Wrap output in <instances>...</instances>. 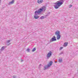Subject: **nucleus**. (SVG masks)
<instances>
[{"mask_svg":"<svg viewBox=\"0 0 78 78\" xmlns=\"http://www.w3.org/2000/svg\"><path fill=\"white\" fill-rule=\"evenodd\" d=\"M64 3V0H60L54 3L55 5L54 6L55 9L59 8V6H61Z\"/></svg>","mask_w":78,"mask_h":78,"instance_id":"obj_1","label":"nucleus"},{"mask_svg":"<svg viewBox=\"0 0 78 78\" xmlns=\"http://www.w3.org/2000/svg\"><path fill=\"white\" fill-rule=\"evenodd\" d=\"M44 18L45 17H44V16H43L40 17V19L41 20H42L43 19H44Z\"/></svg>","mask_w":78,"mask_h":78,"instance_id":"obj_13","label":"nucleus"},{"mask_svg":"<svg viewBox=\"0 0 78 78\" xmlns=\"http://www.w3.org/2000/svg\"><path fill=\"white\" fill-rule=\"evenodd\" d=\"M50 12H48L47 14V15L48 16H49V15H50Z\"/></svg>","mask_w":78,"mask_h":78,"instance_id":"obj_20","label":"nucleus"},{"mask_svg":"<svg viewBox=\"0 0 78 78\" xmlns=\"http://www.w3.org/2000/svg\"><path fill=\"white\" fill-rule=\"evenodd\" d=\"M62 54H63V55H64V51H62L59 54V55H62Z\"/></svg>","mask_w":78,"mask_h":78,"instance_id":"obj_16","label":"nucleus"},{"mask_svg":"<svg viewBox=\"0 0 78 78\" xmlns=\"http://www.w3.org/2000/svg\"><path fill=\"white\" fill-rule=\"evenodd\" d=\"M72 5H70V6H69V7H70V8H71V7H72Z\"/></svg>","mask_w":78,"mask_h":78,"instance_id":"obj_24","label":"nucleus"},{"mask_svg":"<svg viewBox=\"0 0 78 78\" xmlns=\"http://www.w3.org/2000/svg\"><path fill=\"white\" fill-rule=\"evenodd\" d=\"M52 64H53V62L51 61L47 65H46L44 67V70H45L47 69L48 68L50 67V66H52Z\"/></svg>","mask_w":78,"mask_h":78,"instance_id":"obj_3","label":"nucleus"},{"mask_svg":"<svg viewBox=\"0 0 78 78\" xmlns=\"http://www.w3.org/2000/svg\"><path fill=\"white\" fill-rule=\"evenodd\" d=\"M63 48V47H60V50H62Z\"/></svg>","mask_w":78,"mask_h":78,"instance_id":"obj_22","label":"nucleus"},{"mask_svg":"<svg viewBox=\"0 0 78 78\" xmlns=\"http://www.w3.org/2000/svg\"><path fill=\"white\" fill-rule=\"evenodd\" d=\"M37 15H35H35L34 16V18H35V19H37L39 18V16H37Z\"/></svg>","mask_w":78,"mask_h":78,"instance_id":"obj_10","label":"nucleus"},{"mask_svg":"<svg viewBox=\"0 0 78 78\" xmlns=\"http://www.w3.org/2000/svg\"><path fill=\"white\" fill-rule=\"evenodd\" d=\"M44 7H43L39 9H38L37 11L36 10L35 12V15H37V14H39L41 13L42 12H43V11L44 10Z\"/></svg>","mask_w":78,"mask_h":78,"instance_id":"obj_2","label":"nucleus"},{"mask_svg":"<svg viewBox=\"0 0 78 78\" xmlns=\"http://www.w3.org/2000/svg\"><path fill=\"white\" fill-rule=\"evenodd\" d=\"M56 37L54 36L50 40V42H53V41H56Z\"/></svg>","mask_w":78,"mask_h":78,"instance_id":"obj_4","label":"nucleus"},{"mask_svg":"<svg viewBox=\"0 0 78 78\" xmlns=\"http://www.w3.org/2000/svg\"><path fill=\"white\" fill-rule=\"evenodd\" d=\"M40 66H41V64H40Z\"/></svg>","mask_w":78,"mask_h":78,"instance_id":"obj_26","label":"nucleus"},{"mask_svg":"<svg viewBox=\"0 0 78 78\" xmlns=\"http://www.w3.org/2000/svg\"><path fill=\"white\" fill-rule=\"evenodd\" d=\"M36 48H34L32 50V51L33 52H34V51H36Z\"/></svg>","mask_w":78,"mask_h":78,"instance_id":"obj_15","label":"nucleus"},{"mask_svg":"<svg viewBox=\"0 0 78 78\" xmlns=\"http://www.w3.org/2000/svg\"><path fill=\"white\" fill-rule=\"evenodd\" d=\"M0 1H1V0H0Z\"/></svg>","mask_w":78,"mask_h":78,"instance_id":"obj_28","label":"nucleus"},{"mask_svg":"<svg viewBox=\"0 0 78 78\" xmlns=\"http://www.w3.org/2000/svg\"><path fill=\"white\" fill-rule=\"evenodd\" d=\"M10 41H11V40L7 41V44L8 43H9V42H10Z\"/></svg>","mask_w":78,"mask_h":78,"instance_id":"obj_19","label":"nucleus"},{"mask_svg":"<svg viewBox=\"0 0 78 78\" xmlns=\"http://www.w3.org/2000/svg\"><path fill=\"white\" fill-rule=\"evenodd\" d=\"M23 60H22L21 62H23Z\"/></svg>","mask_w":78,"mask_h":78,"instance_id":"obj_25","label":"nucleus"},{"mask_svg":"<svg viewBox=\"0 0 78 78\" xmlns=\"http://www.w3.org/2000/svg\"><path fill=\"white\" fill-rule=\"evenodd\" d=\"M43 2V0H38L37 1L38 3L41 4Z\"/></svg>","mask_w":78,"mask_h":78,"instance_id":"obj_8","label":"nucleus"},{"mask_svg":"<svg viewBox=\"0 0 78 78\" xmlns=\"http://www.w3.org/2000/svg\"><path fill=\"white\" fill-rule=\"evenodd\" d=\"M55 34L56 36H58L60 34V32L59 31H56L55 33Z\"/></svg>","mask_w":78,"mask_h":78,"instance_id":"obj_6","label":"nucleus"},{"mask_svg":"<svg viewBox=\"0 0 78 78\" xmlns=\"http://www.w3.org/2000/svg\"><path fill=\"white\" fill-rule=\"evenodd\" d=\"M55 62V63H56V62Z\"/></svg>","mask_w":78,"mask_h":78,"instance_id":"obj_27","label":"nucleus"},{"mask_svg":"<svg viewBox=\"0 0 78 78\" xmlns=\"http://www.w3.org/2000/svg\"><path fill=\"white\" fill-rule=\"evenodd\" d=\"M60 38H61V35L59 34L57 35V40H59Z\"/></svg>","mask_w":78,"mask_h":78,"instance_id":"obj_11","label":"nucleus"},{"mask_svg":"<svg viewBox=\"0 0 78 78\" xmlns=\"http://www.w3.org/2000/svg\"><path fill=\"white\" fill-rule=\"evenodd\" d=\"M26 51H27V52H30V48H28L27 49Z\"/></svg>","mask_w":78,"mask_h":78,"instance_id":"obj_17","label":"nucleus"},{"mask_svg":"<svg viewBox=\"0 0 78 78\" xmlns=\"http://www.w3.org/2000/svg\"><path fill=\"white\" fill-rule=\"evenodd\" d=\"M52 53V52L50 51L48 53L47 55V58L48 59L49 57H50L51 56V54Z\"/></svg>","mask_w":78,"mask_h":78,"instance_id":"obj_5","label":"nucleus"},{"mask_svg":"<svg viewBox=\"0 0 78 78\" xmlns=\"http://www.w3.org/2000/svg\"><path fill=\"white\" fill-rule=\"evenodd\" d=\"M62 61V58L59 59V62H61Z\"/></svg>","mask_w":78,"mask_h":78,"instance_id":"obj_14","label":"nucleus"},{"mask_svg":"<svg viewBox=\"0 0 78 78\" xmlns=\"http://www.w3.org/2000/svg\"><path fill=\"white\" fill-rule=\"evenodd\" d=\"M47 16H48V15H45L44 16V18H46Z\"/></svg>","mask_w":78,"mask_h":78,"instance_id":"obj_23","label":"nucleus"},{"mask_svg":"<svg viewBox=\"0 0 78 78\" xmlns=\"http://www.w3.org/2000/svg\"><path fill=\"white\" fill-rule=\"evenodd\" d=\"M7 45H10V44H11V43H8L7 42V43H6Z\"/></svg>","mask_w":78,"mask_h":78,"instance_id":"obj_18","label":"nucleus"},{"mask_svg":"<svg viewBox=\"0 0 78 78\" xmlns=\"http://www.w3.org/2000/svg\"><path fill=\"white\" fill-rule=\"evenodd\" d=\"M13 78H16V76H13Z\"/></svg>","mask_w":78,"mask_h":78,"instance_id":"obj_21","label":"nucleus"},{"mask_svg":"<svg viewBox=\"0 0 78 78\" xmlns=\"http://www.w3.org/2000/svg\"><path fill=\"white\" fill-rule=\"evenodd\" d=\"M5 46H3L0 49V51H2L3 50H5Z\"/></svg>","mask_w":78,"mask_h":78,"instance_id":"obj_7","label":"nucleus"},{"mask_svg":"<svg viewBox=\"0 0 78 78\" xmlns=\"http://www.w3.org/2000/svg\"><path fill=\"white\" fill-rule=\"evenodd\" d=\"M68 42H65L63 46L67 47V45H68Z\"/></svg>","mask_w":78,"mask_h":78,"instance_id":"obj_9","label":"nucleus"},{"mask_svg":"<svg viewBox=\"0 0 78 78\" xmlns=\"http://www.w3.org/2000/svg\"><path fill=\"white\" fill-rule=\"evenodd\" d=\"M14 0H12L11 2H10L9 3V5H11V4H13L14 3Z\"/></svg>","mask_w":78,"mask_h":78,"instance_id":"obj_12","label":"nucleus"}]
</instances>
